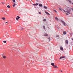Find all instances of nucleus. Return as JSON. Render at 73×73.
Segmentation results:
<instances>
[{
  "mask_svg": "<svg viewBox=\"0 0 73 73\" xmlns=\"http://www.w3.org/2000/svg\"><path fill=\"white\" fill-rule=\"evenodd\" d=\"M48 28H49V27H48Z\"/></svg>",
  "mask_w": 73,
  "mask_h": 73,
  "instance_id": "obj_38",
  "label": "nucleus"
},
{
  "mask_svg": "<svg viewBox=\"0 0 73 73\" xmlns=\"http://www.w3.org/2000/svg\"><path fill=\"white\" fill-rule=\"evenodd\" d=\"M69 3H71L72 2L71 1H69Z\"/></svg>",
  "mask_w": 73,
  "mask_h": 73,
  "instance_id": "obj_29",
  "label": "nucleus"
},
{
  "mask_svg": "<svg viewBox=\"0 0 73 73\" xmlns=\"http://www.w3.org/2000/svg\"><path fill=\"white\" fill-rule=\"evenodd\" d=\"M63 33V35H66V31H64Z\"/></svg>",
  "mask_w": 73,
  "mask_h": 73,
  "instance_id": "obj_7",
  "label": "nucleus"
},
{
  "mask_svg": "<svg viewBox=\"0 0 73 73\" xmlns=\"http://www.w3.org/2000/svg\"><path fill=\"white\" fill-rule=\"evenodd\" d=\"M48 40H49V41L50 40V37L48 38Z\"/></svg>",
  "mask_w": 73,
  "mask_h": 73,
  "instance_id": "obj_24",
  "label": "nucleus"
},
{
  "mask_svg": "<svg viewBox=\"0 0 73 73\" xmlns=\"http://www.w3.org/2000/svg\"><path fill=\"white\" fill-rule=\"evenodd\" d=\"M19 29L20 30H23V29H24V28H22L21 27H19Z\"/></svg>",
  "mask_w": 73,
  "mask_h": 73,
  "instance_id": "obj_3",
  "label": "nucleus"
},
{
  "mask_svg": "<svg viewBox=\"0 0 73 73\" xmlns=\"http://www.w3.org/2000/svg\"><path fill=\"white\" fill-rule=\"evenodd\" d=\"M44 36H48V34H45Z\"/></svg>",
  "mask_w": 73,
  "mask_h": 73,
  "instance_id": "obj_16",
  "label": "nucleus"
},
{
  "mask_svg": "<svg viewBox=\"0 0 73 73\" xmlns=\"http://www.w3.org/2000/svg\"><path fill=\"white\" fill-rule=\"evenodd\" d=\"M66 42L67 44H68V40H66Z\"/></svg>",
  "mask_w": 73,
  "mask_h": 73,
  "instance_id": "obj_11",
  "label": "nucleus"
},
{
  "mask_svg": "<svg viewBox=\"0 0 73 73\" xmlns=\"http://www.w3.org/2000/svg\"><path fill=\"white\" fill-rule=\"evenodd\" d=\"M39 14H41V12H39Z\"/></svg>",
  "mask_w": 73,
  "mask_h": 73,
  "instance_id": "obj_32",
  "label": "nucleus"
},
{
  "mask_svg": "<svg viewBox=\"0 0 73 73\" xmlns=\"http://www.w3.org/2000/svg\"><path fill=\"white\" fill-rule=\"evenodd\" d=\"M60 72H62V71L61 70H60Z\"/></svg>",
  "mask_w": 73,
  "mask_h": 73,
  "instance_id": "obj_35",
  "label": "nucleus"
},
{
  "mask_svg": "<svg viewBox=\"0 0 73 73\" xmlns=\"http://www.w3.org/2000/svg\"><path fill=\"white\" fill-rule=\"evenodd\" d=\"M16 20H17V21H18V19H18V18L17 17V18H16Z\"/></svg>",
  "mask_w": 73,
  "mask_h": 73,
  "instance_id": "obj_22",
  "label": "nucleus"
},
{
  "mask_svg": "<svg viewBox=\"0 0 73 73\" xmlns=\"http://www.w3.org/2000/svg\"><path fill=\"white\" fill-rule=\"evenodd\" d=\"M15 5H16V4L14 3V4L13 5V7H15Z\"/></svg>",
  "mask_w": 73,
  "mask_h": 73,
  "instance_id": "obj_15",
  "label": "nucleus"
},
{
  "mask_svg": "<svg viewBox=\"0 0 73 73\" xmlns=\"http://www.w3.org/2000/svg\"><path fill=\"white\" fill-rule=\"evenodd\" d=\"M60 49L61 50H63V48L62 46L60 47Z\"/></svg>",
  "mask_w": 73,
  "mask_h": 73,
  "instance_id": "obj_5",
  "label": "nucleus"
},
{
  "mask_svg": "<svg viewBox=\"0 0 73 73\" xmlns=\"http://www.w3.org/2000/svg\"><path fill=\"white\" fill-rule=\"evenodd\" d=\"M66 15H68V13H66Z\"/></svg>",
  "mask_w": 73,
  "mask_h": 73,
  "instance_id": "obj_34",
  "label": "nucleus"
},
{
  "mask_svg": "<svg viewBox=\"0 0 73 73\" xmlns=\"http://www.w3.org/2000/svg\"><path fill=\"white\" fill-rule=\"evenodd\" d=\"M3 42H4V43H6V41H3Z\"/></svg>",
  "mask_w": 73,
  "mask_h": 73,
  "instance_id": "obj_21",
  "label": "nucleus"
},
{
  "mask_svg": "<svg viewBox=\"0 0 73 73\" xmlns=\"http://www.w3.org/2000/svg\"><path fill=\"white\" fill-rule=\"evenodd\" d=\"M17 17L18 18V19H20V17H19V16H17Z\"/></svg>",
  "mask_w": 73,
  "mask_h": 73,
  "instance_id": "obj_23",
  "label": "nucleus"
},
{
  "mask_svg": "<svg viewBox=\"0 0 73 73\" xmlns=\"http://www.w3.org/2000/svg\"><path fill=\"white\" fill-rule=\"evenodd\" d=\"M54 68H58V67H57V66L56 65H54Z\"/></svg>",
  "mask_w": 73,
  "mask_h": 73,
  "instance_id": "obj_6",
  "label": "nucleus"
},
{
  "mask_svg": "<svg viewBox=\"0 0 73 73\" xmlns=\"http://www.w3.org/2000/svg\"><path fill=\"white\" fill-rule=\"evenodd\" d=\"M45 13H46L47 15H49V13L48 12L46 11L45 12Z\"/></svg>",
  "mask_w": 73,
  "mask_h": 73,
  "instance_id": "obj_8",
  "label": "nucleus"
},
{
  "mask_svg": "<svg viewBox=\"0 0 73 73\" xmlns=\"http://www.w3.org/2000/svg\"><path fill=\"white\" fill-rule=\"evenodd\" d=\"M2 19L3 20H5V17H3L2 18Z\"/></svg>",
  "mask_w": 73,
  "mask_h": 73,
  "instance_id": "obj_13",
  "label": "nucleus"
},
{
  "mask_svg": "<svg viewBox=\"0 0 73 73\" xmlns=\"http://www.w3.org/2000/svg\"><path fill=\"white\" fill-rule=\"evenodd\" d=\"M51 65H52V66H54V64L53 63H51Z\"/></svg>",
  "mask_w": 73,
  "mask_h": 73,
  "instance_id": "obj_12",
  "label": "nucleus"
},
{
  "mask_svg": "<svg viewBox=\"0 0 73 73\" xmlns=\"http://www.w3.org/2000/svg\"><path fill=\"white\" fill-rule=\"evenodd\" d=\"M43 21H46V19H44V20H43Z\"/></svg>",
  "mask_w": 73,
  "mask_h": 73,
  "instance_id": "obj_25",
  "label": "nucleus"
},
{
  "mask_svg": "<svg viewBox=\"0 0 73 73\" xmlns=\"http://www.w3.org/2000/svg\"><path fill=\"white\" fill-rule=\"evenodd\" d=\"M7 8H11V6H9V5H8L7 6Z\"/></svg>",
  "mask_w": 73,
  "mask_h": 73,
  "instance_id": "obj_17",
  "label": "nucleus"
},
{
  "mask_svg": "<svg viewBox=\"0 0 73 73\" xmlns=\"http://www.w3.org/2000/svg\"><path fill=\"white\" fill-rule=\"evenodd\" d=\"M3 58H6V56H3Z\"/></svg>",
  "mask_w": 73,
  "mask_h": 73,
  "instance_id": "obj_18",
  "label": "nucleus"
},
{
  "mask_svg": "<svg viewBox=\"0 0 73 73\" xmlns=\"http://www.w3.org/2000/svg\"><path fill=\"white\" fill-rule=\"evenodd\" d=\"M44 9H47V8H48L47 7H46V6H44Z\"/></svg>",
  "mask_w": 73,
  "mask_h": 73,
  "instance_id": "obj_14",
  "label": "nucleus"
},
{
  "mask_svg": "<svg viewBox=\"0 0 73 73\" xmlns=\"http://www.w3.org/2000/svg\"><path fill=\"white\" fill-rule=\"evenodd\" d=\"M38 5V3H36V5Z\"/></svg>",
  "mask_w": 73,
  "mask_h": 73,
  "instance_id": "obj_30",
  "label": "nucleus"
},
{
  "mask_svg": "<svg viewBox=\"0 0 73 73\" xmlns=\"http://www.w3.org/2000/svg\"><path fill=\"white\" fill-rule=\"evenodd\" d=\"M59 9L60 10V11H62V10H61V8H59Z\"/></svg>",
  "mask_w": 73,
  "mask_h": 73,
  "instance_id": "obj_26",
  "label": "nucleus"
},
{
  "mask_svg": "<svg viewBox=\"0 0 73 73\" xmlns=\"http://www.w3.org/2000/svg\"><path fill=\"white\" fill-rule=\"evenodd\" d=\"M33 5H36V4H33Z\"/></svg>",
  "mask_w": 73,
  "mask_h": 73,
  "instance_id": "obj_31",
  "label": "nucleus"
},
{
  "mask_svg": "<svg viewBox=\"0 0 73 73\" xmlns=\"http://www.w3.org/2000/svg\"><path fill=\"white\" fill-rule=\"evenodd\" d=\"M54 11L55 12H57V11H56V10H54Z\"/></svg>",
  "mask_w": 73,
  "mask_h": 73,
  "instance_id": "obj_27",
  "label": "nucleus"
},
{
  "mask_svg": "<svg viewBox=\"0 0 73 73\" xmlns=\"http://www.w3.org/2000/svg\"><path fill=\"white\" fill-rule=\"evenodd\" d=\"M69 10H68V11H66L65 10H64V9H62V11L64 12H65V13H66L67 12L68 13H69V14H70L71 13H70V12L71 11V9H70V8H68Z\"/></svg>",
  "mask_w": 73,
  "mask_h": 73,
  "instance_id": "obj_1",
  "label": "nucleus"
},
{
  "mask_svg": "<svg viewBox=\"0 0 73 73\" xmlns=\"http://www.w3.org/2000/svg\"><path fill=\"white\" fill-rule=\"evenodd\" d=\"M55 19L56 20H58V17H55Z\"/></svg>",
  "mask_w": 73,
  "mask_h": 73,
  "instance_id": "obj_9",
  "label": "nucleus"
},
{
  "mask_svg": "<svg viewBox=\"0 0 73 73\" xmlns=\"http://www.w3.org/2000/svg\"><path fill=\"white\" fill-rule=\"evenodd\" d=\"M72 40L73 41V38H72Z\"/></svg>",
  "mask_w": 73,
  "mask_h": 73,
  "instance_id": "obj_37",
  "label": "nucleus"
},
{
  "mask_svg": "<svg viewBox=\"0 0 73 73\" xmlns=\"http://www.w3.org/2000/svg\"><path fill=\"white\" fill-rule=\"evenodd\" d=\"M2 4H3V5H4V3H3L2 2Z\"/></svg>",
  "mask_w": 73,
  "mask_h": 73,
  "instance_id": "obj_33",
  "label": "nucleus"
},
{
  "mask_svg": "<svg viewBox=\"0 0 73 73\" xmlns=\"http://www.w3.org/2000/svg\"><path fill=\"white\" fill-rule=\"evenodd\" d=\"M60 37V36H59V35H57L56 36V37Z\"/></svg>",
  "mask_w": 73,
  "mask_h": 73,
  "instance_id": "obj_20",
  "label": "nucleus"
},
{
  "mask_svg": "<svg viewBox=\"0 0 73 73\" xmlns=\"http://www.w3.org/2000/svg\"><path fill=\"white\" fill-rule=\"evenodd\" d=\"M6 23H8V22H6Z\"/></svg>",
  "mask_w": 73,
  "mask_h": 73,
  "instance_id": "obj_36",
  "label": "nucleus"
},
{
  "mask_svg": "<svg viewBox=\"0 0 73 73\" xmlns=\"http://www.w3.org/2000/svg\"><path fill=\"white\" fill-rule=\"evenodd\" d=\"M12 1H13V3H15L16 1L15 0H12Z\"/></svg>",
  "mask_w": 73,
  "mask_h": 73,
  "instance_id": "obj_19",
  "label": "nucleus"
},
{
  "mask_svg": "<svg viewBox=\"0 0 73 73\" xmlns=\"http://www.w3.org/2000/svg\"><path fill=\"white\" fill-rule=\"evenodd\" d=\"M43 28L44 29H45V26H44L43 27Z\"/></svg>",
  "mask_w": 73,
  "mask_h": 73,
  "instance_id": "obj_28",
  "label": "nucleus"
},
{
  "mask_svg": "<svg viewBox=\"0 0 73 73\" xmlns=\"http://www.w3.org/2000/svg\"><path fill=\"white\" fill-rule=\"evenodd\" d=\"M39 7H42V4H39Z\"/></svg>",
  "mask_w": 73,
  "mask_h": 73,
  "instance_id": "obj_10",
  "label": "nucleus"
},
{
  "mask_svg": "<svg viewBox=\"0 0 73 73\" xmlns=\"http://www.w3.org/2000/svg\"><path fill=\"white\" fill-rule=\"evenodd\" d=\"M61 22H62V23L63 25H64V26H65V24H66L64 22V21H61Z\"/></svg>",
  "mask_w": 73,
  "mask_h": 73,
  "instance_id": "obj_2",
  "label": "nucleus"
},
{
  "mask_svg": "<svg viewBox=\"0 0 73 73\" xmlns=\"http://www.w3.org/2000/svg\"><path fill=\"white\" fill-rule=\"evenodd\" d=\"M65 58V56H62V57H61L60 58V59H61V58Z\"/></svg>",
  "mask_w": 73,
  "mask_h": 73,
  "instance_id": "obj_4",
  "label": "nucleus"
}]
</instances>
